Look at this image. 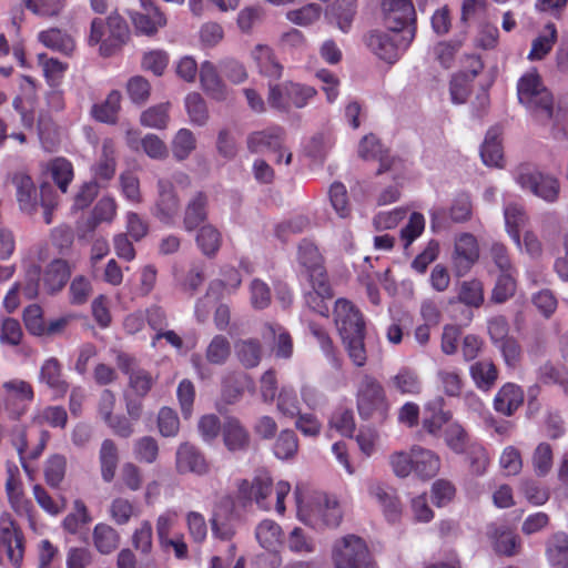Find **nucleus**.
I'll return each mask as SVG.
<instances>
[{
    "mask_svg": "<svg viewBox=\"0 0 568 568\" xmlns=\"http://www.w3.org/2000/svg\"><path fill=\"white\" fill-rule=\"evenodd\" d=\"M190 185V176L182 171L160 178L156 183L158 194L152 214L160 222L172 225L180 211V199L176 191L187 189Z\"/></svg>",
    "mask_w": 568,
    "mask_h": 568,
    "instance_id": "20e7f679",
    "label": "nucleus"
},
{
    "mask_svg": "<svg viewBox=\"0 0 568 568\" xmlns=\"http://www.w3.org/2000/svg\"><path fill=\"white\" fill-rule=\"evenodd\" d=\"M356 406L361 418L369 419L374 416L385 419L389 410L383 385L372 375H364L356 390Z\"/></svg>",
    "mask_w": 568,
    "mask_h": 568,
    "instance_id": "6e6552de",
    "label": "nucleus"
},
{
    "mask_svg": "<svg viewBox=\"0 0 568 568\" xmlns=\"http://www.w3.org/2000/svg\"><path fill=\"white\" fill-rule=\"evenodd\" d=\"M368 494L383 508L387 520L395 521L399 517V501L386 485L372 480L368 483Z\"/></svg>",
    "mask_w": 568,
    "mask_h": 568,
    "instance_id": "cd10ccee",
    "label": "nucleus"
},
{
    "mask_svg": "<svg viewBox=\"0 0 568 568\" xmlns=\"http://www.w3.org/2000/svg\"><path fill=\"white\" fill-rule=\"evenodd\" d=\"M463 455H466L474 475L481 476L485 474L489 465V457L487 450L480 443L475 440Z\"/></svg>",
    "mask_w": 568,
    "mask_h": 568,
    "instance_id": "bf43d9fd",
    "label": "nucleus"
},
{
    "mask_svg": "<svg viewBox=\"0 0 568 568\" xmlns=\"http://www.w3.org/2000/svg\"><path fill=\"white\" fill-rule=\"evenodd\" d=\"M335 568H373L366 542L356 535H346L334 542Z\"/></svg>",
    "mask_w": 568,
    "mask_h": 568,
    "instance_id": "9d476101",
    "label": "nucleus"
},
{
    "mask_svg": "<svg viewBox=\"0 0 568 568\" xmlns=\"http://www.w3.org/2000/svg\"><path fill=\"white\" fill-rule=\"evenodd\" d=\"M71 275V267L67 261L53 260L43 273V286L48 293L53 294L62 290Z\"/></svg>",
    "mask_w": 568,
    "mask_h": 568,
    "instance_id": "2f4dec72",
    "label": "nucleus"
},
{
    "mask_svg": "<svg viewBox=\"0 0 568 568\" xmlns=\"http://www.w3.org/2000/svg\"><path fill=\"white\" fill-rule=\"evenodd\" d=\"M169 103H162L149 108L141 114V123L144 126L153 129H164L169 122Z\"/></svg>",
    "mask_w": 568,
    "mask_h": 568,
    "instance_id": "774afa93",
    "label": "nucleus"
},
{
    "mask_svg": "<svg viewBox=\"0 0 568 568\" xmlns=\"http://www.w3.org/2000/svg\"><path fill=\"white\" fill-rule=\"evenodd\" d=\"M519 102L545 123L552 118L554 100L536 71L524 74L517 83Z\"/></svg>",
    "mask_w": 568,
    "mask_h": 568,
    "instance_id": "39448f33",
    "label": "nucleus"
},
{
    "mask_svg": "<svg viewBox=\"0 0 568 568\" xmlns=\"http://www.w3.org/2000/svg\"><path fill=\"white\" fill-rule=\"evenodd\" d=\"M262 336L264 339L276 338L275 355L280 358H290L293 354V342L290 334L276 323H265Z\"/></svg>",
    "mask_w": 568,
    "mask_h": 568,
    "instance_id": "58836bf2",
    "label": "nucleus"
},
{
    "mask_svg": "<svg viewBox=\"0 0 568 568\" xmlns=\"http://www.w3.org/2000/svg\"><path fill=\"white\" fill-rule=\"evenodd\" d=\"M12 183L20 210L28 214L33 213L38 205V193L32 179L26 173L18 172L12 176Z\"/></svg>",
    "mask_w": 568,
    "mask_h": 568,
    "instance_id": "b1692460",
    "label": "nucleus"
},
{
    "mask_svg": "<svg viewBox=\"0 0 568 568\" xmlns=\"http://www.w3.org/2000/svg\"><path fill=\"white\" fill-rule=\"evenodd\" d=\"M480 156L487 166H503V148L496 129L488 130L480 148Z\"/></svg>",
    "mask_w": 568,
    "mask_h": 568,
    "instance_id": "ea45409f",
    "label": "nucleus"
},
{
    "mask_svg": "<svg viewBox=\"0 0 568 568\" xmlns=\"http://www.w3.org/2000/svg\"><path fill=\"white\" fill-rule=\"evenodd\" d=\"M196 146L194 134L189 129H180L172 142V152L176 160L183 161L189 158Z\"/></svg>",
    "mask_w": 568,
    "mask_h": 568,
    "instance_id": "680f3d73",
    "label": "nucleus"
},
{
    "mask_svg": "<svg viewBox=\"0 0 568 568\" xmlns=\"http://www.w3.org/2000/svg\"><path fill=\"white\" fill-rule=\"evenodd\" d=\"M223 443L231 453L246 452L250 446V434L240 419L229 416L222 427Z\"/></svg>",
    "mask_w": 568,
    "mask_h": 568,
    "instance_id": "aec40b11",
    "label": "nucleus"
},
{
    "mask_svg": "<svg viewBox=\"0 0 568 568\" xmlns=\"http://www.w3.org/2000/svg\"><path fill=\"white\" fill-rule=\"evenodd\" d=\"M504 217L507 233L513 239L518 247L521 246L520 242V227L526 222V214L519 204H508L504 209Z\"/></svg>",
    "mask_w": 568,
    "mask_h": 568,
    "instance_id": "8fccbe9b",
    "label": "nucleus"
},
{
    "mask_svg": "<svg viewBox=\"0 0 568 568\" xmlns=\"http://www.w3.org/2000/svg\"><path fill=\"white\" fill-rule=\"evenodd\" d=\"M298 518L314 528L337 527L342 520V510L335 498L324 493H314L304 503L298 488L295 490Z\"/></svg>",
    "mask_w": 568,
    "mask_h": 568,
    "instance_id": "7ed1b4c3",
    "label": "nucleus"
},
{
    "mask_svg": "<svg viewBox=\"0 0 568 568\" xmlns=\"http://www.w3.org/2000/svg\"><path fill=\"white\" fill-rule=\"evenodd\" d=\"M546 556L554 566L568 561V535L562 531L551 535L546 544Z\"/></svg>",
    "mask_w": 568,
    "mask_h": 568,
    "instance_id": "09e8293b",
    "label": "nucleus"
},
{
    "mask_svg": "<svg viewBox=\"0 0 568 568\" xmlns=\"http://www.w3.org/2000/svg\"><path fill=\"white\" fill-rule=\"evenodd\" d=\"M310 282L313 290L305 293V303L312 311L326 316L328 307L325 304V300L332 297L327 275L317 273L316 277L310 278Z\"/></svg>",
    "mask_w": 568,
    "mask_h": 568,
    "instance_id": "5701e85b",
    "label": "nucleus"
},
{
    "mask_svg": "<svg viewBox=\"0 0 568 568\" xmlns=\"http://www.w3.org/2000/svg\"><path fill=\"white\" fill-rule=\"evenodd\" d=\"M115 146L111 139H105L102 143V153L97 163L92 166L93 181L108 182L115 173Z\"/></svg>",
    "mask_w": 568,
    "mask_h": 568,
    "instance_id": "72a5a7b5",
    "label": "nucleus"
},
{
    "mask_svg": "<svg viewBox=\"0 0 568 568\" xmlns=\"http://www.w3.org/2000/svg\"><path fill=\"white\" fill-rule=\"evenodd\" d=\"M239 361L247 368L256 367L262 358V346L257 339H244L235 344Z\"/></svg>",
    "mask_w": 568,
    "mask_h": 568,
    "instance_id": "864d4df0",
    "label": "nucleus"
},
{
    "mask_svg": "<svg viewBox=\"0 0 568 568\" xmlns=\"http://www.w3.org/2000/svg\"><path fill=\"white\" fill-rule=\"evenodd\" d=\"M516 182L521 189L531 192L548 203H554L559 197L560 183L552 175L524 169L517 173Z\"/></svg>",
    "mask_w": 568,
    "mask_h": 568,
    "instance_id": "9b49d317",
    "label": "nucleus"
},
{
    "mask_svg": "<svg viewBox=\"0 0 568 568\" xmlns=\"http://www.w3.org/2000/svg\"><path fill=\"white\" fill-rule=\"evenodd\" d=\"M297 260L306 268L308 277H316L317 273L326 274L322 266V256L314 243L303 240L298 245Z\"/></svg>",
    "mask_w": 568,
    "mask_h": 568,
    "instance_id": "4c0bfd02",
    "label": "nucleus"
},
{
    "mask_svg": "<svg viewBox=\"0 0 568 568\" xmlns=\"http://www.w3.org/2000/svg\"><path fill=\"white\" fill-rule=\"evenodd\" d=\"M100 464L103 480L106 483L112 481L118 466V449L111 439L103 440L101 445Z\"/></svg>",
    "mask_w": 568,
    "mask_h": 568,
    "instance_id": "603ef678",
    "label": "nucleus"
},
{
    "mask_svg": "<svg viewBox=\"0 0 568 568\" xmlns=\"http://www.w3.org/2000/svg\"><path fill=\"white\" fill-rule=\"evenodd\" d=\"M28 10L41 18H53L64 8V0H23Z\"/></svg>",
    "mask_w": 568,
    "mask_h": 568,
    "instance_id": "0e129e2a",
    "label": "nucleus"
},
{
    "mask_svg": "<svg viewBox=\"0 0 568 568\" xmlns=\"http://www.w3.org/2000/svg\"><path fill=\"white\" fill-rule=\"evenodd\" d=\"M358 154L365 160L377 159L381 163L377 170L378 174L392 170L396 162L395 159L389 158L388 154L383 151L379 141L374 134L365 135L362 139L358 145Z\"/></svg>",
    "mask_w": 568,
    "mask_h": 568,
    "instance_id": "7c9ffc66",
    "label": "nucleus"
},
{
    "mask_svg": "<svg viewBox=\"0 0 568 568\" xmlns=\"http://www.w3.org/2000/svg\"><path fill=\"white\" fill-rule=\"evenodd\" d=\"M185 109L191 123L204 125L209 120V111L205 100L197 92L189 93L185 97Z\"/></svg>",
    "mask_w": 568,
    "mask_h": 568,
    "instance_id": "4d7b16f0",
    "label": "nucleus"
},
{
    "mask_svg": "<svg viewBox=\"0 0 568 568\" xmlns=\"http://www.w3.org/2000/svg\"><path fill=\"white\" fill-rule=\"evenodd\" d=\"M557 40V29L554 23H547L539 36L532 41L529 60H541L545 58Z\"/></svg>",
    "mask_w": 568,
    "mask_h": 568,
    "instance_id": "a18cd8bd",
    "label": "nucleus"
},
{
    "mask_svg": "<svg viewBox=\"0 0 568 568\" xmlns=\"http://www.w3.org/2000/svg\"><path fill=\"white\" fill-rule=\"evenodd\" d=\"M231 354V344L223 335H216L206 348V359L214 365H223Z\"/></svg>",
    "mask_w": 568,
    "mask_h": 568,
    "instance_id": "69168bd1",
    "label": "nucleus"
},
{
    "mask_svg": "<svg viewBox=\"0 0 568 568\" xmlns=\"http://www.w3.org/2000/svg\"><path fill=\"white\" fill-rule=\"evenodd\" d=\"M479 247L476 237L470 233L460 234L455 242L453 261L459 273L467 272L478 260Z\"/></svg>",
    "mask_w": 568,
    "mask_h": 568,
    "instance_id": "6ab92c4d",
    "label": "nucleus"
},
{
    "mask_svg": "<svg viewBox=\"0 0 568 568\" xmlns=\"http://www.w3.org/2000/svg\"><path fill=\"white\" fill-rule=\"evenodd\" d=\"M388 387L402 395H418L423 384L418 373L410 367H400L388 381Z\"/></svg>",
    "mask_w": 568,
    "mask_h": 568,
    "instance_id": "473e14b6",
    "label": "nucleus"
},
{
    "mask_svg": "<svg viewBox=\"0 0 568 568\" xmlns=\"http://www.w3.org/2000/svg\"><path fill=\"white\" fill-rule=\"evenodd\" d=\"M329 14L337 28L347 33L356 14V0H335L329 7Z\"/></svg>",
    "mask_w": 568,
    "mask_h": 568,
    "instance_id": "79ce46f5",
    "label": "nucleus"
},
{
    "mask_svg": "<svg viewBox=\"0 0 568 568\" xmlns=\"http://www.w3.org/2000/svg\"><path fill=\"white\" fill-rule=\"evenodd\" d=\"M3 414L10 422L20 420L34 400L33 386L20 378H11L1 384Z\"/></svg>",
    "mask_w": 568,
    "mask_h": 568,
    "instance_id": "1a4fd4ad",
    "label": "nucleus"
},
{
    "mask_svg": "<svg viewBox=\"0 0 568 568\" xmlns=\"http://www.w3.org/2000/svg\"><path fill=\"white\" fill-rule=\"evenodd\" d=\"M38 40L45 48L70 55L74 48V40L70 34L58 28H50L38 33Z\"/></svg>",
    "mask_w": 568,
    "mask_h": 568,
    "instance_id": "f704fd0d",
    "label": "nucleus"
},
{
    "mask_svg": "<svg viewBox=\"0 0 568 568\" xmlns=\"http://www.w3.org/2000/svg\"><path fill=\"white\" fill-rule=\"evenodd\" d=\"M40 381L58 394H64L68 389V385L62 378L61 365L53 357L47 359L41 366Z\"/></svg>",
    "mask_w": 568,
    "mask_h": 568,
    "instance_id": "49530a36",
    "label": "nucleus"
},
{
    "mask_svg": "<svg viewBox=\"0 0 568 568\" xmlns=\"http://www.w3.org/2000/svg\"><path fill=\"white\" fill-rule=\"evenodd\" d=\"M437 381L440 389L449 397H457L463 389V378L460 371L457 368H440L438 369Z\"/></svg>",
    "mask_w": 568,
    "mask_h": 568,
    "instance_id": "6e6d98bb",
    "label": "nucleus"
},
{
    "mask_svg": "<svg viewBox=\"0 0 568 568\" xmlns=\"http://www.w3.org/2000/svg\"><path fill=\"white\" fill-rule=\"evenodd\" d=\"M322 14V8L316 3H307L302 8L290 10L286 19L297 26L308 27L315 23Z\"/></svg>",
    "mask_w": 568,
    "mask_h": 568,
    "instance_id": "052dcab7",
    "label": "nucleus"
},
{
    "mask_svg": "<svg viewBox=\"0 0 568 568\" xmlns=\"http://www.w3.org/2000/svg\"><path fill=\"white\" fill-rule=\"evenodd\" d=\"M481 70V63L478 59H471L470 72H459L455 74L449 83L450 100L454 104L466 102L470 93V82Z\"/></svg>",
    "mask_w": 568,
    "mask_h": 568,
    "instance_id": "bb28decb",
    "label": "nucleus"
},
{
    "mask_svg": "<svg viewBox=\"0 0 568 568\" xmlns=\"http://www.w3.org/2000/svg\"><path fill=\"white\" fill-rule=\"evenodd\" d=\"M316 94L315 88L298 82L270 83L267 104L278 112L288 113L292 108H305Z\"/></svg>",
    "mask_w": 568,
    "mask_h": 568,
    "instance_id": "0eeeda50",
    "label": "nucleus"
},
{
    "mask_svg": "<svg viewBox=\"0 0 568 568\" xmlns=\"http://www.w3.org/2000/svg\"><path fill=\"white\" fill-rule=\"evenodd\" d=\"M0 541L7 552L9 561L17 568L22 564L23 559V536L16 527L10 514L3 513L0 516Z\"/></svg>",
    "mask_w": 568,
    "mask_h": 568,
    "instance_id": "2eb2a0df",
    "label": "nucleus"
},
{
    "mask_svg": "<svg viewBox=\"0 0 568 568\" xmlns=\"http://www.w3.org/2000/svg\"><path fill=\"white\" fill-rule=\"evenodd\" d=\"M93 544L97 550L103 555L114 551L120 541L118 531L108 524L100 523L93 528Z\"/></svg>",
    "mask_w": 568,
    "mask_h": 568,
    "instance_id": "37998d69",
    "label": "nucleus"
},
{
    "mask_svg": "<svg viewBox=\"0 0 568 568\" xmlns=\"http://www.w3.org/2000/svg\"><path fill=\"white\" fill-rule=\"evenodd\" d=\"M130 18L135 32L143 36H154L159 29L166 26V18L160 9L131 11Z\"/></svg>",
    "mask_w": 568,
    "mask_h": 568,
    "instance_id": "a878e982",
    "label": "nucleus"
},
{
    "mask_svg": "<svg viewBox=\"0 0 568 568\" xmlns=\"http://www.w3.org/2000/svg\"><path fill=\"white\" fill-rule=\"evenodd\" d=\"M523 403V389L514 383H506L495 395L494 408L504 416H511Z\"/></svg>",
    "mask_w": 568,
    "mask_h": 568,
    "instance_id": "393cba45",
    "label": "nucleus"
},
{
    "mask_svg": "<svg viewBox=\"0 0 568 568\" xmlns=\"http://www.w3.org/2000/svg\"><path fill=\"white\" fill-rule=\"evenodd\" d=\"M414 38V28L405 30L404 33L388 29L387 31L374 30L367 34L365 42L372 53L393 64L409 48Z\"/></svg>",
    "mask_w": 568,
    "mask_h": 568,
    "instance_id": "423d86ee",
    "label": "nucleus"
},
{
    "mask_svg": "<svg viewBox=\"0 0 568 568\" xmlns=\"http://www.w3.org/2000/svg\"><path fill=\"white\" fill-rule=\"evenodd\" d=\"M255 537L264 549H277L282 540V528L274 520L265 519L255 529Z\"/></svg>",
    "mask_w": 568,
    "mask_h": 568,
    "instance_id": "de8ad7c7",
    "label": "nucleus"
},
{
    "mask_svg": "<svg viewBox=\"0 0 568 568\" xmlns=\"http://www.w3.org/2000/svg\"><path fill=\"white\" fill-rule=\"evenodd\" d=\"M285 131L281 126H271L262 131L253 132L247 138V149L252 153H264L272 151L278 153L276 162H284L288 165L292 162V153L283 149Z\"/></svg>",
    "mask_w": 568,
    "mask_h": 568,
    "instance_id": "f8f14e48",
    "label": "nucleus"
},
{
    "mask_svg": "<svg viewBox=\"0 0 568 568\" xmlns=\"http://www.w3.org/2000/svg\"><path fill=\"white\" fill-rule=\"evenodd\" d=\"M199 75L203 91L211 99L219 102L226 101L229 99L231 90L222 80L216 67L212 62L204 61L201 64Z\"/></svg>",
    "mask_w": 568,
    "mask_h": 568,
    "instance_id": "f3484780",
    "label": "nucleus"
},
{
    "mask_svg": "<svg viewBox=\"0 0 568 568\" xmlns=\"http://www.w3.org/2000/svg\"><path fill=\"white\" fill-rule=\"evenodd\" d=\"M382 9L388 30L404 33L414 28L416 31V11L412 0H382Z\"/></svg>",
    "mask_w": 568,
    "mask_h": 568,
    "instance_id": "ddd939ff",
    "label": "nucleus"
},
{
    "mask_svg": "<svg viewBox=\"0 0 568 568\" xmlns=\"http://www.w3.org/2000/svg\"><path fill=\"white\" fill-rule=\"evenodd\" d=\"M444 440L447 447L457 455H462L475 442L466 429L458 423L449 424L444 430Z\"/></svg>",
    "mask_w": 568,
    "mask_h": 568,
    "instance_id": "c03bdc74",
    "label": "nucleus"
},
{
    "mask_svg": "<svg viewBox=\"0 0 568 568\" xmlns=\"http://www.w3.org/2000/svg\"><path fill=\"white\" fill-rule=\"evenodd\" d=\"M195 242L206 257H214L222 245V235L212 224L202 225L196 234Z\"/></svg>",
    "mask_w": 568,
    "mask_h": 568,
    "instance_id": "a19ab883",
    "label": "nucleus"
},
{
    "mask_svg": "<svg viewBox=\"0 0 568 568\" xmlns=\"http://www.w3.org/2000/svg\"><path fill=\"white\" fill-rule=\"evenodd\" d=\"M487 536L498 555L511 557L518 552L520 547L518 537L507 526L491 524L487 527Z\"/></svg>",
    "mask_w": 568,
    "mask_h": 568,
    "instance_id": "412c9836",
    "label": "nucleus"
},
{
    "mask_svg": "<svg viewBox=\"0 0 568 568\" xmlns=\"http://www.w3.org/2000/svg\"><path fill=\"white\" fill-rule=\"evenodd\" d=\"M175 466L180 474L204 475L209 471V464L203 454L190 443H183L178 447Z\"/></svg>",
    "mask_w": 568,
    "mask_h": 568,
    "instance_id": "dca6fc26",
    "label": "nucleus"
},
{
    "mask_svg": "<svg viewBox=\"0 0 568 568\" xmlns=\"http://www.w3.org/2000/svg\"><path fill=\"white\" fill-rule=\"evenodd\" d=\"M251 57L261 75L273 81L281 79L284 68L277 60L272 48L265 44H257L253 48Z\"/></svg>",
    "mask_w": 568,
    "mask_h": 568,
    "instance_id": "4be33fe9",
    "label": "nucleus"
},
{
    "mask_svg": "<svg viewBox=\"0 0 568 568\" xmlns=\"http://www.w3.org/2000/svg\"><path fill=\"white\" fill-rule=\"evenodd\" d=\"M121 99L120 91L112 90L103 102L93 104L92 116L99 122L114 124L121 109Z\"/></svg>",
    "mask_w": 568,
    "mask_h": 568,
    "instance_id": "e433bc0d",
    "label": "nucleus"
},
{
    "mask_svg": "<svg viewBox=\"0 0 568 568\" xmlns=\"http://www.w3.org/2000/svg\"><path fill=\"white\" fill-rule=\"evenodd\" d=\"M275 398L276 409L281 415L294 418L301 412V404L297 394L292 386H282Z\"/></svg>",
    "mask_w": 568,
    "mask_h": 568,
    "instance_id": "3c124183",
    "label": "nucleus"
},
{
    "mask_svg": "<svg viewBox=\"0 0 568 568\" xmlns=\"http://www.w3.org/2000/svg\"><path fill=\"white\" fill-rule=\"evenodd\" d=\"M38 61L49 85L58 87L68 69V64L55 58H49L45 53L38 54Z\"/></svg>",
    "mask_w": 568,
    "mask_h": 568,
    "instance_id": "5fc2aeb1",
    "label": "nucleus"
},
{
    "mask_svg": "<svg viewBox=\"0 0 568 568\" xmlns=\"http://www.w3.org/2000/svg\"><path fill=\"white\" fill-rule=\"evenodd\" d=\"M414 474L422 479H429L440 469L439 456L430 449L419 445L413 446Z\"/></svg>",
    "mask_w": 568,
    "mask_h": 568,
    "instance_id": "c85d7f7f",
    "label": "nucleus"
},
{
    "mask_svg": "<svg viewBox=\"0 0 568 568\" xmlns=\"http://www.w3.org/2000/svg\"><path fill=\"white\" fill-rule=\"evenodd\" d=\"M50 172L58 187L64 193L73 179V168L70 161L57 158L50 163Z\"/></svg>",
    "mask_w": 568,
    "mask_h": 568,
    "instance_id": "e2e57ef3",
    "label": "nucleus"
},
{
    "mask_svg": "<svg viewBox=\"0 0 568 568\" xmlns=\"http://www.w3.org/2000/svg\"><path fill=\"white\" fill-rule=\"evenodd\" d=\"M132 546L143 555L153 549V528L149 520H142L132 535Z\"/></svg>",
    "mask_w": 568,
    "mask_h": 568,
    "instance_id": "338daca9",
    "label": "nucleus"
},
{
    "mask_svg": "<svg viewBox=\"0 0 568 568\" xmlns=\"http://www.w3.org/2000/svg\"><path fill=\"white\" fill-rule=\"evenodd\" d=\"M108 38L102 42L99 51L103 57H110L115 49L126 42L130 36L125 20L118 13L112 12L106 19Z\"/></svg>",
    "mask_w": 568,
    "mask_h": 568,
    "instance_id": "a211bd4d",
    "label": "nucleus"
},
{
    "mask_svg": "<svg viewBox=\"0 0 568 568\" xmlns=\"http://www.w3.org/2000/svg\"><path fill=\"white\" fill-rule=\"evenodd\" d=\"M209 199L204 192H196L187 202L184 210L183 225L192 232L207 219Z\"/></svg>",
    "mask_w": 568,
    "mask_h": 568,
    "instance_id": "c756f323",
    "label": "nucleus"
},
{
    "mask_svg": "<svg viewBox=\"0 0 568 568\" xmlns=\"http://www.w3.org/2000/svg\"><path fill=\"white\" fill-rule=\"evenodd\" d=\"M298 449V439L292 429H283L273 446L274 455L278 459L292 458Z\"/></svg>",
    "mask_w": 568,
    "mask_h": 568,
    "instance_id": "13d9d810",
    "label": "nucleus"
},
{
    "mask_svg": "<svg viewBox=\"0 0 568 568\" xmlns=\"http://www.w3.org/2000/svg\"><path fill=\"white\" fill-rule=\"evenodd\" d=\"M116 363L119 368L128 375L129 384L126 392L134 394L136 397L144 398L152 389L158 377L146 369L136 366L134 358L128 354H119Z\"/></svg>",
    "mask_w": 568,
    "mask_h": 568,
    "instance_id": "4468645a",
    "label": "nucleus"
},
{
    "mask_svg": "<svg viewBox=\"0 0 568 568\" xmlns=\"http://www.w3.org/2000/svg\"><path fill=\"white\" fill-rule=\"evenodd\" d=\"M469 374L476 387L484 392L490 390L498 378V369L490 359H481L471 364Z\"/></svg>",
    "mask_w": 568,
    "mask_h": 568,
    "instance_id": "c9c22d12",
    "label": "nucleus"
},
{
    "mask_svg": "<svg viewBox=\"0 0 568 568\" xmlns=\"http://www.w3.org/2000/svg\"><path fill=\"white\" fill-rule=\"evenodd\" d=\"M273 491L275 493L274 509L277 514L283 515L285 513L284 500L291 491L290 483L281 480L273 488L270 475L262 473L256 475L251 481L243 479L239 484V497L247 501H255L258 508L263 510L272 509L271 496Z\"/></svg>",
    "mask_w": 568,
    "mask_h": 568,
    "instance_id": "f03ea898",
    "label": "nucleus"
},
{
    "mask_svg": "<svg viewBox=\"0 0 568 568\" xmlns=\"http://www.w3.org/2000/svg\"><path fill=\"white\" fill-rule=\"evenodd\" d=\"M334 322L353 364L364 366L367 361L365 322L359 310L351 301L338 298L334 307Z\"/></svg>",
    "mask_w": 568,
    "mask_h": 568,
    "instance_id": "f257e3e1",
    "label": "nucleus"
}]
</instances>
